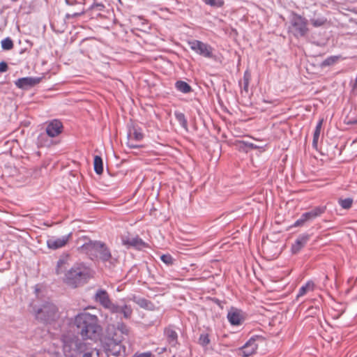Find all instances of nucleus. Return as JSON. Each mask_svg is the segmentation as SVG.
I'll list each match as a JSON object with an SVG mask.
<instances>
[{
	"label": "nucleus",
	"instance_id": "ea45409f",
	"mask_svg": "<svg viewBox=\"0 0 357 357\" xmlns=\"http://www.w3.org/2000/svg\"><path fill=\"white\" fill-rule=\"evenodd\" d=\"M8 70V65L6 62L1 61L0 62V72L3 73Z\"/></svg>",
	"mask_w": 357,
	"mask_h": 357
},
{
	"label": "nucleus",
	"instance_id": "9b49d317",
	"mask_svg": "<svg viewBox=\"0 0 357 357\" xmlns=\"http://www.w3.org/2000/svg\"><path fill=\"white\" fill-rule=\"evenodd\" d=\"M71 234L58 238L51 237L47 241V245L48 248L52 250L61 248L68 243Z\"/></svg>",
	"mask_w": 357,
	"mask_h": 357
},
{
	"label": "nucleus",
	"instance_id": "aec40b11",
	"mask_svg": "<svg viewBox=\"0 0 357 357\" xmlns=\"http://www.w3.org/2000/svg\"><path fill=\"white\" fill-rule=\"evenodd\" d=\"M326 211V206H317L312 208L311 211L304 213L307 221H311L316 218L320 216Z\"/></svg>",
	"mask_w": 357,
	"mask_h": 357
},
{
	"label": "nucleus",
	"instance_id": "39448f33",
	"mask_svg": "<svg viewBox=\"0 0 357 357\" xmlns=\"http://www.w3.org/2000/svg\"><path fill=\"white\" fill-rule=\"evenodd\" d=\"M35 316L37 319L45 323H51L59 317L57 307L50 303H45L37 309Z\"/></svg>",
	"mask_w": 357,
	"mask_h": 357
},
{
	"label": "nucleus",
	"instance_id": "5701e85b",
	"mask_svg": "<svg viewBox=\"0 0 357 357\" xmlns=\"http://www.w3.org/2000/svg\"><path fill=\"white\" fill-rule=\"evenodd\" d=\"M175 86L178 91L184 93H190L192 90L191 86L184 81H177Z\"/></svg>",
	"mask_w": 357,
	"mask_h": 357
},
{
	"label": "nucleus",
	"instance_id": "c9c22d12",
	"mask_svg": "<svg viewBox=\"0 0 357 357\" xmlns=\"http://www.w3.org/2000/svg\"><path fill=\"white\" fill-rule=\"evenodd\" d=\"M306 222H308L305 214L303 213L299 219H298L294 224V227H301L303 226Z\"/></svg>",
	"mask_w": 357,
	"mask_h": 357
},
{
	"label": "nucleus",
	"instance_id": "20e7f679",
	"mask_svg": "<svg viewBox=\"0 0 357 357\" xmlns=\"http://www.w3.org/2000/svg\"><path fill=\"white\" fill-rule=\"evenodd\" d=\"M63 353L66 357H76L80 354L83 344L80 340L71 332L61 335L60 338Z\"/></svg>",
	"mask_w": 357,
	"mask_h": 357
},
{
	"label": "nucleus",
	"instance_id": "6e6552de",
	"mask_svg": "<svg viewBox=\"0 0 357 357\" xmlns=\"http://www.w3.org/2000/svg\"><path fill=\"white\" fill-rule=\"evenodd\" d=\"M94 301L101 305L105 309L109 312H116L117 304L112 303L107 291L102 289L97 290L94 295Z\"/></svg>",
	"mask_w": 357,
	"mask_h": 357
},
{
	"label": "nucleus",
	"instance_id": "f8f14e48",
	"mask_svg": "<svg viewBox=\"0 0 357 357\" xmlns=\"http://www.w3.org/2000/svg\"><path fill=\"white\" fill-rule=\"evenodd\" d=\"M63 124L57 120L54 119L47 123L46 127V133L50 137H55L62 132Z\"/></svg>",
	"mask_w": 357,
	"mask_h": 357
},
{
	"label": "nucleus",
	"instance_id": "1a4fd4ad",
	"mask_svg": "<svg viewBox=\"0 0 357 357\" xmlns=\"http://www.w3.org/2000/svg\"><path fill=\"white\" fill-rule=\"evenodd\" d=\"M190 48L195 53L206 58L213 57V47L198 40H192L188 42Z\"/></svg>",
	"mask_w": 357,
	"mask_h": 357
},
{
	"label": "nucleus",
	"instance_id": "b1692460",
	"mask_svg": "<svg viewBox=\"0 0 357 357\" xmlns=\"http://www.w3.org/2000/svg\"><path fill=\"white\" fill-rule=\"evenodd\" d=\"M94 170L98 174H101L103 172V163L100 156L96 155L94 157Z\"/></svg>",
	"mask_w": 357,
	"mask_h": 357
},
{
	"label": "nucleus",
	"instance_id": "cd10ccee",
	"mask_svg": "<svg viewBox=\"0 0 357 357\" xmlns=\"http://www.w3.org/2000/svg\"><path fill=\"white\" fill-rule=\"evenodd\" d=\"M1 47L4 50H10L13 47V42L10 38L1 40Z\"/></svg>",
	"mask_w": 357,
	"mask_h": 357
},
{
	"label": "nucleus",
	"instance_id": "6ab92c4d",
	"mask_svg": "<svg viewBox=\"0 0 357 357\" xmlns=\"http://www.w3.org/2000/svg\"><path fill=\"white\" fill-rule=\"evenodd\" d=\"M132 301L136 303L139 306L142 308L148 310H155L156 309L155 305L149 300H146L144 298H137L134 296L132 298Z\"/></svg>",
	"mask_w": 357,
	"mask_h": 357
},
{
	"label": "nucleus",
	"instance_id": "58836bf2",
	"mask_svg": "<svg viewBox=\"0 0 357 357\" xmlns=\"http://www.w3.org/2000/svg\"><path fill=\"white\" fill-rule=\"evenodd\" d=\"M93 354L97 355V356H98V349L91 350L90 352L84 354L82 357H93Z\"/></svg>",
	"mask_w": 357,
	"mask_h": 357
},
{
	"label": "nucleus",
	"instance_id": "2eb2a0df",
	"mask_svg": "<svg viewBox=\"0 0 357 357\" xmlns=\"http://www.w3.org/2000/svg\"><path fill=\"white\" fill-rule=\"evenodd\" d=\"M258 348L256 339L250 338L245 345L241 348V355L243 357H249L254 354Z\"/></svg>",
	"mask_w": 357,
	"mask_h": 357
},
{
	"label": "nucleus",
	"instance_id": "79ce46f5",
	"mask_svg": "<svg viewBox=\"0 0 357 357\" xmlns=\"http://www.w3.org/2000/svg\"><path fill=\"white\" fill-rule=\"evenodd\" d=\"M323 122H324V119H320L319 121V122L317 123V126H316V128L317 129H319V130H321V127H322V124H323Z\"/></svg>",
	"mask_w": 357,
	"mask_h": 357
},
{
	"label": "nucleus",
	"instance_id": "37998d69",
	"mask_svg": "<svg viewBox=\"0 0 357 357\" xmlns=\"http://www.w3.org/2000/svg\"><path fill=\"white\" fill-rule=\"evenodd\" d=\"M102 356V353L98 350V356H97V355H93V357H103Z\"/></svg>",
	"mask_w": 357,
	"mask_h": 357
},
{
	"label": "nucleus",
	"instance_id": "4be33fe9",
	"mask_svg": "<svg viewBox=\"0 0 357 357\" xmlns=\"http://www.w3.org/2000/svg\"><path fill=\"white\" fill-rule=\"evenodd\" d=\"M315 284L313 281H307L305 285L302 286L298 291L297 297H301L306 294L307 292L313 291L315 289Z\"/></svg>",
	"mask_w": 357,
	"mask_h": 357
},
{
	"label": "nucleus",
	"instance_id": "a18cd8bd",
	"mask_svg": "<svg viewBox=\"0 0 357 357\" xmlns=\"http://www.w3.org/2000/svg\"><path fill=\"white\" fill-rule=\"evenodd\" d=\"M356 122L357 123V120L356 121Z\"/></svg>",
	"mask_w": 357,
	"mask_h": 357
},
{
	"label": "nucleus",
	"instance_id": "c756f323",
	"mask_svg": "<svg viewBox=\"0 0 357 357\" xmlns=\"http://www.w3.org/2000/svg\"><path fill=\"white\" fill-rule=\"evenodd\" d=\"M310 22L314 26L318 27L324 25L327 20L324 17H319L317 19H311Z\"/></svg>",
	"mask_w": 357,
	"mask_h": 357
},
{
	"label": "nucleus",
	"instance_id": "c03bdc74",
	"mask_svg": "<svg viewBox=\"0 0 357 357\" xmlns=\"http://www.w3.org/2000/svg\"><path fill=\"white\" fill-rule=\"evenodd\" d=\"M166 350H167V349H166V348H162V352H165V351H166Z\"/></svg>",
	"mask_w": 357,
	"mask_h": 357
},
{
	"label": "nucleus",
	"instance_id": "473e14b6",
	"mask_svg": "<svg viewBox=\"0 0 357 357\" xmlns=\"http://www.w3.org/2000/svg\"><path fill=\"white\" fill-rule=\"evenodd\" d=\"M160 259L167 265H172L173 264V258L169 254L162 255L160 257Z\"/></svg>",
	"mask_w": 357,
	"mask_h": 357
},
{
	"label": "nucleus",
	"instance_id": "f03ea898",
	"mask_svg": "<svg viewBox=\"0 0 357 357\" xmlns=\"http://www.w3.org/2000/svg\"><path fill=\"white\" fill-rule=\"evenodd\" d=\"M129 327L122 321L107 326L102 344L107 355L119 356L124 348L122 342L130 335Z\"/></svg>",
	"mask_w": 357,
	"mask_h": 357
},
{
	"label": "nucleus",
	"instance_id": "ddd939ff",
	"mask_svg": "<svg viewBox=\"0 0 357 357\" xmlns=\"http://www.w3.org/2000/svg\"><path fill=\"white\" fill-rule=\"evenodd\" d=\"M144 138V134L141 128L137 127H132V129L129 130L128 134V146L130 148H137L138 146L134 144L132 141L140 142Z\"/></svg>",
	"mask_w": 357,
	"mask_h": 357
},
{
	"label": "nucleus",
	"instance_id": "4c0bfd02",
	"mask_svg": "<svg viewBox=\"0 0 357 357\" xmlns=\"http://www.w3.org/2000/svg\"><path fill=\"white\" fill-rule=\"evenodd\" d=\"M84 13V8H81L79 12L67 14L66 17L68 18L75 17L80 16V15H83Z\"/></svg>",
	"mask_w": 357,
	"mask_h": 357
},
{
	"label": "nucleus",
	"instance_id": "bb28decb",
	"mask_svg": "<svg viewBox=\"0 0 357 357\" xmlns=\"http://www.w3.org/2000/svg\"><path fill=\"white\" fill-rule=\"evenodd\" d=\"M251 79V73L247 70L245 71L243 75V89L245 91H248L249 83Z\"/></svg>",
	"mask_w": 357,
	"mask_h": 357
},
{
	"label": "nucleus",
	"instance_id": "a211bd4d",
	"mask_svg": "<svg viewBox=\"0 0 357 357\" xmlns=\"http://www.w3.org/2000/svg\"><path fill=\"white\" fill-rule=\"evenodd\" d=\"M165 335L167 341L172 347H176L178 344L177 333L172 328L169 327L165 329Z\"/></svg>",
	"mask_w": 357,
	"mask_h": 357
},
{
	"label": "nucleus",
	"instance_id": "7c9ffc66",
	"mask_svg": "<svg viewBox=\"0 0 357 357\" xmlns=\"http://www.w3.org/2000/svg\"><path fill=\"white\" fill-rule=\"evenodd\" d=\"M205 3L211 6L222 7L224 5L223 0H204Z\"/></svg>",
	"mask_w": 357,
	"mask_h": 357
},
{
	"label": "nucleus",
	"instance_id": "4468645a",
	"mask_svg": "<svg viewBox=\"0 0 357 357\" xmlns=\"http://www.w3.org/2000/svg\"><path fill=\"white\" fill-rule=\"evenodd\" d=\"M122 243L124 245L128 247H134L137 249H141L146 246V244L139 236H123Z\"/></svg>",
	"mask_w": 357,
	"mask_h": 357
},
{
	"label": "nucleus",
	"instance_id": "423d86ee",
	"mask_svg": "<svg viewBox=\"0 0 357 357\" xmlns=\"http://www.w3.org/2000/svg\"><path fill=\"white\" fill-rule=\"evenodd\" d=\"M290 24L289 31L296 38L305 36L309 31L307 20L295 13L291 15Z\"/></svg>",
	"mask_w": 357,
	"mask_h": 357
},
{
	"label": "nucleus",
	"instance_id": "7ed1b4c3",
	"mask_svg": "<svg viewBox=\"0 0 357 357\" xmlns=\"http://www.w3.org/2000/svg\"><path fill=\"white\" fill-rule=\"evenodd\" d=\"M75 324L84 339L93 338L100 329L97 316L88 312L77 314L75 318Z\"/></svg>",
	"mask_w": 357,
	"mask_h": 357
},
{
	"label": "nucleus",
	"instance_id": "9d476101",
	"mask_svg": "<svg viewBox=\"0 0 357 357\" xmlns=\"http://www.w3.org/2000/svg\"><path fill=\"white\" fill-rule=\"evenodd\" d=\"M227 319L233 326H239L245 320V316L242 310L231 307L227 313Z\"/></svg>",
	"mask_w": 357,
	"mask_h": 357
},
{
	"label": "nucleus",
	"instance_id": "dca6fc26",
	"mask_svg": "<svg viewBox=\"0 0 357 357\" xmlns=\"http://www.w3.org/2000/svg\"><path fill=\"white\" fill-rule=\"evenodd\" d=\"M40 82V78L38 77H22L15 81V85L20 89H27L38 84Z\"/></svg>",
	"mask_w": 357,
	"mask_h": 357
},
{
	"label": "nucleus",
	"instance_id": "a878e982",
	"mask_svg": "<svg viewBox=\"0 0 357 357\" xmlns=\"http://www.w3.org/2000/svg\"><path fill=\"white\" fill-rule=\"evenodd\" d=\"M175 116L179 124L185 129L188 128V121L183 113L175 112Z\"/></svg>",
	"mask_w": 357,
	"mask_h": 357
},
{
	"label": "nucleus",
	"instance_id": "c85d7f7f",
	"mask_svg": "<svg viewBox=\"0 0 357 357\" xmlns=\"http://www.w3.org/2000/svg\"><path fill=\"white\" fill-rule=\"evenodd\" d=\"M210 343L209 336L206 333L201 334L199 338V344L202 347H206Z\"/></svg>",
	"mask_w": 357,
	"mask_h": 357
},
{
	"label": "nucleus",
	"instance_id": "412c9836",
	"mask_svg": "<svg viewBox=\"0 0 357 357\" xmlns=\"http://www.w3.org/2000/svg\"><path fill=\"white\" fill-rule=\"evenodd\" d=\"M117 310L116 312H111L112 314L116 313H122L123 317L126 319H129L131 318L132 314V308L130 305H124L123 306H119L117 305Z\"/></svg>",
	"mask_w": 357,
	"mask_h": 357
},
{
	"label": "nucleus",
	"instance_id": "0eeeda50",
	"mask_svg": "<svg viewBox=\"0 0 357 357\" xmlns=\"http://www.w3.org/2000/svg\"><path fill=\"white\" fill-rule=\"evenodd\" d=\"M82 248L88 252H96L100 254V258L103 261H109L112 255L106 245L100 241H90L82 246Z\"/></svg>",
	"mask_w": 357,
	"mask_h": 357
},
{
	"label": "nucleus",
	"instance_id": "f704fd0d",
	"mask_svg": "<svg viewBox=\"0 0 357 357\" xmlns=\"http://www.w3.org/2000/svg\"><path fill=\"white\" fill-rule=\"evenodd\" d=\"M306 222H308L305 214L303 213L299 219H298L294 224V227H301L303 226Z\"/></svg>",
	"mask_w": 357,
	"mask_h": 357
},
{
	"label": "nucleus",
	"instance_id": "f257e3e1",
	"mask_svg": "<svg viewBox=\"0 0 357 357\" xmlns=\"http://www.w3.org/2000/svg\"><path fill=\"white\" fill-rule=\"evenodd\" d=\"M68 257L60 258L56 266V275L63 274L62 282L68 287L75 289L82 286L93 278L94 271L84 263L74 264L67 270Z\"/></svg>",
	"mask_w": 357,
	"mask_h": 357
},
{
	"label": "nucleus",
	"instance_id": "393cba45",
	"mask_svg": "<svg viewBox=\"0 0 357 357\" xmlns=\"http://www.w3.org/2000/svg\"><path fill=\"white\" fill-rule=\"evenodd\" d=\"M340 58V56H329V57L326 58L324 61H323V62L321 64V66L325 67V66H332V65L335 64V63H337L339 61Z\"/></svg>",
	"mask_w": 357,
	"mask_h": 357
},
{
	"label": "nucleus",
	"instance_id": "e433bc0d",
	"mask_svg": "<svg viewBox=\"0 0 357 357\" xmlns=\"http://www.w3.org/2000/svg\"><path fill=\"white\" fill-rule=\"evenodd\" d=\"M320 133H321V130L315 128V130L314 132V136H313V142H312V144L314 147H316L317 146Z\"/></svg>",
	"mask_w": 357,
	"mask_h": 357
},
{
	"label": "nucleus",
	"instance_id": "72a5a7b5",
	"mask_svg": "<svg viewBox=\"0 0 357 357\" xmlns=\"http://www.w3.org/2000/svg\"><path fill=\"white\" fill-rule=\"evenodd\" d=\"M306 222H308L305 214L303 213L299 219H298L294 224V227H301L303 226Z\"/></svg>",
	"mask_w": 357,
	"mask_h": 357
},
{
	"label": "nucleus",
	"instance_id": "a19ab883",
	"mask_svg": "<svg viewBox=\"0 0 357 357\" xmlns=\"http://www.w3.org/2000/svg\"><path fill=\"white\" fill-rule=\"evenodd\" d=\"M104 7L105 6L102 3H93L92 6L93 8H97L98 10H102Z\"/></svg>",
	"mask_w": 357,
	"mask_h": 357
},
{
	"label": "nucleus",
	"instance_id": "f3484780",
	"mask_svg": "<svg viewBox=\"0 0 357 357\" xmlns=\"http://www.w3.org/2000/svg\"><path fill=\"white\" fill-rule=\"evenodd\" d=\"M310 238L308 234H303L300 236L292 245L291 250L294 253H297L302 248L305 246Z\"/></svg>",
	"mask_w": 357,
	"mask_h": 357
},
{
	"label": "nucleus",
	"instance_id": "2f4dec72",
	"mask_svg": "<svg viewBox=\"0 0 357 357\" xmlns=\"http://www.w3.org/2000/svg\"><path fill=\"white\" fill-rule=\"evenodd\" d=\"M339 203L343 208L348 209L351 207L353 200L351 199L347 198L344 199H340Z\"/></svg>",
	"mask_w": 357,
	"mask_h": 357
}]
</instances>
